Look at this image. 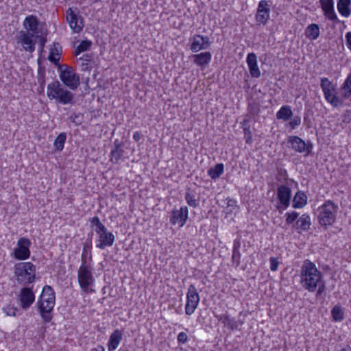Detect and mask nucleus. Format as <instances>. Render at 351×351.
Returning a JSON list of instances; mask_svg holds the SVG:
<instances>
[{
    "label": "nucleus",
    "mask_w": 351,
    "mask_h": 351,
    "mask_svg": "<svg viewBox=\"0 0 351 351\" xmlns=\"http://www.w3.org/2000/svg\"><path fill=\"white\" fill-rule=\"evenodd\" d=\"M320 87L325 99L333 108L342 106L344 105V101L351 96V73L348 74L339 88L340 95H337L335 92L336 85L327 77L321 78Z\"/></svg>",
    "instance_id": "1"
},
{
    "label": "nucleus",
    "mask_w": 351,
    "mask_h": 351,
    "mask_svg": "<svg viewBox=\"0 0 351 351\" xmlns=\"http://www.w3.org/2000/svg\"><path fill=\"white\" fill-rule=\"evenodd\" d=\"M322 280V274L315 263L308 259L304 260L300 269V283L303 288L314 292Z\"/></svg>",
    "instance_id": "2"
},
{
    "label": "nucleus",
    "mask_w": 351,
    "mask_h": 351,
    "mask_svg": "<svg viewBox=\"0 0 351 351\" xmlns=\"http://www.w3.org/2000/svg\"><path fill=\"white\" fill-rule=\"evenodd\" d=\"M55 300L56 296L53 288L49 285L44 286L36 304L40 316L45 323L52 320Z\"/></svg>",
    "instance_id": "3"
},
{
    "label": "nucleus",
    "mask_w": 351,
    "mask_h": 351,
    "mask_svg": "<svg viewBox=\"0 0 351 351\" xmlns=\"http://www.w3.org/2000/svg\"><path fill=\"white\" fill-rule=\"evenodd\" d=\"M47 95L51 100L56 99L60 104H73L74 94L65 88L58 80H55L48 84Z\"/></svg>",
    "instance_id": "4"
},
{
    "label": "nucleus",
    "mask_w": 351,
    "mask_h": 351,
    "mask_svg": "<svg viewBox=\"0 0 351 351\" xmlns=\"http://www.w3.org/2000/svg\"><path fill=\"white\" fill-rule=\"evenodd\" d=\"M90 226L95 227V232L98 235L97 243L96 247L99 249H104L106 247H110L113 245L115 237L110 232H108L106 226L101 222L97 216L89 219Z\"/></svg>",
    "instance_id": "5"
},
{
    "label": "nucleus",
    "mask_w": 351,
    "mask_h": 351,
    "mask_svg": "<svg viewBox=\"0 0 351 351\" xmlns=\"http://www.w3.org/2000/svg\"><path fill=\"white\" fill-rule=\"evenodd\" d=\"M338 209L339 207L337 204L331 200L326 201L317 209L319 223L324 227L325 229H326L328 226H332L335 222Z\"/></svg>",
    "instance_id": "6"
},
{
    "label": "nucleus",
    "mask_w": 351,
    "mask_h": 351,
    "mask_svg": "<svg viewBox=\"0 0 351 351\" xmlns=\"http://www.w3.org/2000/svg\"><path fill=\"white\" fill-rule=\"evenodd\" d=\"M14 276L18 283L27 285L36 278V266L31 262H21L14 265Z\"/></svg>",
    "instance_id": "7"
},
{
    "label": "nucleus",
    "mask_w": 351,
    "mask_h": 351,
    "mask_svg": "<svg viewBox=\"0 0 351 351\" xmlns=\"http://www.w3.org/2000/svg\"><path fill=\"white\" fill-rule=\"evenodd\" d=\"M58 71L60 73V79L65 86L71 90H75L80 84V77L75 73L72 66L67 64H58Z\"/></svg>",
    "instance_id": "8"
},
{
    "label": "nucleus",
    "mask_w": 351,
    "mask_h": 351,
    "mask_svg": "<svg viewBox=\"0 0 351 351\" xmlns=\"http://www.w3.org/2000/svg\"><path fill=\"white\" fill-rule=\"evenodd\" d=\"M92 271L90 263L84 262L82 263L77 271V280L80 288L86 293L88 292L89 287L94 284L95 279Z\"/></svg>",
    "instance_id": "9"
},
{
    "label": "nucleus",
    "mask_w": 351,
    "mask_h": 351,
    "mask_svg": "<svg viewBox=\"0 0 351 351\" xmlns=\"http://www.w3.org/2000/svg\"><path fill=\"white\" fill-rule=\"evenodd\" d=\"M277 198L278 203L276 207L281 213L282 210L287 208L290 205L291 189L285 184L279 185L277 189Z\"/></svg>",
    "instance_id": "10"
},
{
    "label": "nucleus",
    "mask_w": 351,
    "mask_h": 351,
    "mask_svg": "<svg viewBox=\"0 0 351 351\" xmlns=\"http://www.w3.org/2000/svg\"><path fill=\"white\" fill-rule=\"evenodd\" d=\"M32 245L27 238H20L17 241V246L14 250V257L19 261H24L29 258L31 252L29 247Z\"/></svg>",
    "instance_id": "11"
},
{
    "label": "nucleus",
    "mask_w": 351,
    "mask_h": 351,
    "mask_svg": "<svg viewBox=\"0 0 351 351\" xmlns=\"http://www.w3.org/2000/svg\"><path fill=\"white\" fill-rule=\"evenodd\" d=\"M66 20L73 32L80 33L83 29L84 19L80 15L79 11L75 12L72 8H69L66 10Z\"/></svg>",
    "instance_id": "12"
},
{
    "label": "nucleus",
    "mask_w": 351,
    "mask_h": 351,
    "mask_svg": "<svg viewBox=\"0 0 351 351\" xmlns=\"http://www.w3.org/2000/svg\"><path fill=\"white\" fill-rule=\"evenodd\" d=\"M199 302V295L195 287L190 285L186 294V304L185 305V313L188 315H192L196 309Z\"/></svg>",
    "instance_id": "13"
},
{
    "label": "nucleus",
    "mask_w": 351,
    "mask_h": 351,
    "mask_svg": "<svg viewBox=\"0 0 351 351\" xmlns=\"http://www.w3.org/2000/svg\"><path fill=\"white\" fill-rule=\"evenodd\" d=\"M270 5L266 0L259 1L256 14L255 16L256 21L258 23L266 24L269 19Z\"/></svg>",
    "instance_id": "14"
},
{
    "label": "nucleus",
    "mask_w": 351,
    "mask_h": 351,
    "mask_svg": "<svg viewBox=\"0 0 351 351\" xmlns=\"http://www.w3.org/2000/svg\"><path fill=\"white\" fill-rule=\"evenodd\" d=\"M20 304L23 309L27 310L34 303L35 295L32 288L23 287L19 295Z\"/></svg>",
    "instance_id": "15"
},
{
    "label": "nucleus",
    "mask_w": 351,
    "mask_h": 351,
    "mask_svg": "<svg viewBox=\"0 0 351 351\" xmlns=\"http://www.w3.org/2000/svg\"><path fill=\"white\" fill-rule=\"evenodd\" d=\"M191 42V49L197 52L202 49H207L210 45L209 38L200 35H195L190 40Z\"/></svg>",
    "instance_id": "16"
},
{
    "label": "nucleus",
    "mask_w": 351,
    "mask_h": 351,
    "mask_svg": "<svg viewBox=\"0 0 351 351\" xmlns=\"http://www.w3.org/2000/svg\"><path fill=\"white\" fill-rule=\"evenodd\" d=\"M125 151L122 147V143L119 139H115L113 143V148L110 154V160L114 164H118L123 159Z\"/></svg>",
    "instance_id": "17"
},
{
    "label": "nucleus",
    "mask_w": 351,
    "mask_h": 351,
    "mask_svg": "<svg viewBox=\"0 0 351 351\" xmlns=\"http://www.w3.org/2000/svg\"><path fill=\"white\" fill-rule=\"evenodd\" d=\"M249 71L252 77L258 78L261 76V71L257 64V56L252 52L247 54L246 58Z\"/></svg>",
    "instance_id": "18"
},
{
    "label": "nucleus",
    "mask_w": 351,
    "mask_h": 351,
    "mask_svg": "<svg viewBox=\"0 0 351 351\" xmlns=\"http://www.w3.org/2000/svg\"><path fill=\"white\" fill-rule=\"evenodd\" d=\"M287 143L289 144L290 147L295 152L298 153L305 152L306 142L298 136H289L287 138Z\"/></svg>",
    "instance_id": "19"
},
{
    "label": "nucleus",
    "mask_w": 351,
    "mask_h": 351,
    "mask_svg": "<svg viewBox=\"0 0 351 351\" xmlns=\"http://www.w3.org/2000/svg\"><path fill=\"white\" fill-rule=\"evenodd\" d=\"M123 338L122 332L117 329L110 336V339L108 342V348L109 351L115 350Z\"/></svg>",
    "instance_id": "20"
},
{
    "label": "nucleus",
    "mask_w": 351,
    "mask_h": 351,
    "mask_svg": "<svg viewBox=\"0 0 351 351\" xmlns=\"http://www.w3.org/2000/svg\"><path fill=\"white\" fill-rule=\"evenodd\" d=\"M212 55L210 52H202L193 56V60L197 65L205 67L211 60Z\"/></svg>",
    "instance_id": "21"
},
{
    "label": "nucleus",
    "mask_w": 351,
    "mask_h": 351,
    "mask_svg": "<svg viewBox=\"0 0 351 351\" xmlns=\"http://www.w3.org/2000/svg\"><path fill=\"white\" fill-rule=\"evenodd\" d=\"M241 242L235 239L233 243L232 263L235 268H237L241 264V254L240 252Z\"/></svg>",
    "instance_id": "22"
},
{
    "label": "nucleus",
    "mask_w": 351,
    "mask_h": 351,
    "mask_svg": "<svg viewBox=\"0 0 351 351\" xmlns=\"http://www.w3.org/2000/svg\"><path fill=\"white\" fill-rule=\"evenodd\" d=\"M62 47L58 43H53V46L50 50L48 60L56 66L59 64L60 56L62 53Z\"/></svg>",
    "instance_id": "23"
},
{
    "label": "nucleus",
    "mask_w": 351,
    "mask_h": 351,
    "mask_svg": "<svg viewBox=\"0 0 351 351\" xmlns=\"http://www.w3.org/2000/svg\"><path fill=\"white\" fill-rule=\"evenodd\" d=\"M351 0H337L338 12L344 17H348L351 14Z\"/></svg>",
    "instance_id": "24"
},
{
    "label": "nucleus",
    "mask_w": 351,
    "mask_h": 351,
    "mask_svg": "<svg viewBox=\"0 0 351 351\" xmlns=\"http://www.w3.org/2000/svg\"><path fill=\"white\" fill-rule=\"evenodd\" d=\"M307 204V197L301 191H298L293 197L292 206L294 208H303Z\"/></svg>",
    "instance_id": "25"
},
{
    "label": "nucleus",
    "mask_w": 351,
    "mask_h": 351,
    "mask_svg": "<svg viewBox=\"0 0 351 351\" xmlns=\"http://www.w3.org/2000/svg\"><path fill=\"white\" fill-rule=\"evenodd\" d=\"M293 117L291 107L288 105L282 106L276 112V119L284 121H289Z\"/></svg>",
    "instance_id": "26"
},
{
    "label": "nucleus",
    "mask_w": 351,
    "mask_h": 351,
    "mask_svg": "<svg viewBox=\"0 0 351 351\" xmlns=\"http://www.w3.org/2000/svg\"><path fill=\"white\" fill-rule=\"evenodd\" d=\"M34 35L30 33L23 32L21 35V42L23 45H26L24 47L27 51L32 52L35 50V42L33 41L32 38Z\"/></svg>",
    "instance_id": "27"
},
{
    "label": "nucleus",
    "mask_w": 351,
    "mask_h": 351,
    "mask_svg": "<svg viewBox=\"0 0 351 351\" xmlns=\"http://www.w3.org/2000/svg\"><path fill=\"white\" fill-rule=\"evenodd\" d=\"M38 25L39 22L36 16L34 15L27 16L23 21L24 27L27 30L32 31V32H36Z\"/></svg>",
    "instance_id": "28"
},
{
    "label": "nucleus",
    "mask_w": 351,
    "mask_h": 351,
    "mask_svg": "<svg viewBox=\"0 0 351 351\" xmlns=\"http://www.w3.org/2000/svg\"><path fill=\"white\" fill-rule=\"evenodd\" d=\"M319 27L315 23L309 25L305 29V36L312 40H316L319 37Z\"/></svg>",
    "instance_id": "29"
},
{
    "label": "nucleus",
    "mask_w": 351,
    "mask_h": 351,
    "mask_svg": "<svg viewBox=\"0 0 351 351\" xmlns=\"http://www.w3.org/2000/svg\"><path fill=\"white\" fill-rule=\"evenodd\" d=\"M224 165L222 163H217L213 167L208 170V175L212 180H216L223 173Z\"/></svg>",
    "instance_id": "30"
},
{
    "label": "nucleus",
    "mask_w": 351,
    "mask_h": 351,
    "mask_svg": "<svg viewBox=\"0 0 351 351\" xmlns=\"http://www.w3.org/2000/svg\"><path fill=\"white\" fill-rule=\"evenodd\" d=\"M296 228L306 231L310 228L311 219L308 214H303L296 221Z\"/></svg>",
    "instance_id": "31"
},
{
    "label": "nucleus",
    "mask_w": 351,
    "mask_h": 351,
    "mask_svg": "<svg viewBox=\"0 0 351 351\" xmlns=\"http://www.w3.org/2000/svg\"><path fill=\"white\" fill-rule=\"evenodd\" d=\"M92 245L90 242H85L83 245V250L82 254V263L92 261L91 255Z\"/></svg>",
    "instance_id": "32"
},
{
    "label": "nucleus",
    "mask_w": 351,
    "mask_h": 351,
    "mask_svg": "<svg viewBox=\"0 0 351 351\" xmlns=\"http://www.w3.org/2000/svg\"><path fill=\"white\" fill-rule=\"evenodd\" d=\"M188 208L186 206L181 207L179 211L177 210V223L180 227H182L188 219Z\"/></svg>",
    "instance_id": "33"
},
{
    "label": "nucleus",
    "mask_w": 351,
    "mask_h": 351,
    "mask_svg": "<svg viewBox=\"0 0 351 351\" xmlns=\"http://www.w3.org/2000/svg\"><path fill=\"white\" fill-rule=\"evenodd\" d=\"M66 139V134L65 132H61L58 135L53 142V146L56 149L60 152L64 149V143Z\"/></svg>",
    "instance_id": "34"
},
{
    "label": "nucleus",
    "mask_w": 351,
    "mask_h": 351,
    "mask_svg": "<svg viewBox=\"0 0 351 351\" xmlns=\"http://www.w3.org/2000/svg\"><path fill=\"white\" fill-rule=\"evenodd\" d=\"M332 319L335 322H341L344 319V313L341 306L335 305L331 310Z\"/></svg>",
    "instance_id": "35"
},
{
    "label": "nucleus",
    "mask_w": 351,
    "mask_h": 351,
    "mask_svg": "<svg viewBox=\"0 0 351 351\" xmlns=\"http://www.w3.org/2000/svg\"><path fill=\"white\" fill-rule=\"evenodd\" d=\"M324 12V15L326 19H328L330 21H332V22L335 23H339V20L338 19V17L335 12L334 6L330 7V8H326L324 9H322Z\"/></svg>",
    "instance_id": "36"
},
{
    "label": "nucleus",
    "mask_w": 351,
    "mask_h": 351,
    "mask_svg": "<svg viewBox=\"0 0 351 351\" xmlns=\"http://www.w3.org/2000/svg\"><path fill=\"white\" fill-rule=\"evenodd\" d=\"M92 45V42L89 40H83L75 49V55L77 56L80 53L88 51Z\"/></svg>",
    "instance_id": "37"
},
{
    "label": "nucleus",
    "mask_w": 351,
    "mask_h": 351,
    "mask_svg": "<svg viewBox=\"0 0 351 351\" xmlns=\"http://www.w3.org/2000/svg\"><path fill=\"white\" fill-rule=\"evenodd\" d=\"M288 123V125L290 128V130H295L301 124V117L299 115L292 117Z\"/></svg>",
    "instance_id": "38"
},
{
    "label": "nucleus",
    "mask_w": 351,
    "mask_h": 351,
    "mask_svg": "<svg viewBox=\"0 0 351 351\" xmlns=\"http://www.w3.org/2000/svg\"><path fill=\"white\" fill-rule=\"evenodd\" d=\"M247 109L251 114L257 115L260 112V105L256 101H252L249 103Z\"/></svg>",
    "instance_id": "39"
},
{
    "label": "nucleus",
    "mask_w": 351,
    "mask_h": 351,
    "mask_svg": "<svg viewBox=\"0 0 351 351\" xmlns=\"http://www.w3.org/2000/svg\"><path fill=\"white\" fill-rule=\"evenodd\" d=\"M185 199L187 204L193 208H195L198 206V201L195 199V195L191 194L189 192H186L185 194Z\"/></svg>",
    "instance_id": "40"
},
{
    "label": "nucleus",
    "mask_w": 351,
    "mask_h": 351,
    "mask_svg": "<svg viewBox=\"0 0 351 351\" xmlns=\"http://www.w3.org/2000/svg\"><path fill=\"white\" fill-rule=\"evenodd\" d=\"M286 216V223L287 224H291L298 217L299 214L295 211H293L291 213H287L285 214Z\"/></svg>",
    "instance_id": "41"
},
{
    "label": "nucleus",
    "mask_w": 351,
    "mask_h": 351,
    "mask_svg": "<svg viewBox=\"0 0 351 351\" xmlns=\"http://www.w3.org/2000/svg\"><path fill=\"white\" fill-rule=\"evenodd\" d=\"M214 316L215 318L217 319V320L219 322H221L225 326H227L228 322H229V320L230 319L227 313L220 314V315L214 313Z\"/></svg>",
    "instance_id": "42"
},
{
    "label": "nucleus",
    "mask_w": 351,
    "mask_h": 351,
    "mask_svg": "<svg viewBox=\"0 0 351 351\" xmlns=\"http://www.w3.org/2000/svg\"><path fill=\"white\" fill-rule=\"evenodd\" d=\"M237 201L234 199H227V213L232 212L233 209L237 208Z\"/></svg>",
    "instance_id": "43"
},
{
    "label": "nucleus",
    "mask_w": 351,
    "mask_h": 351,
    "mask_svg": "<svg viewBox=\"0 0 351 351\" xmlns=\"http://www.w3.org/2000/svg\"><path fill=\"white\" fill-rule=\"evenodd\" d=\"M270 269L273 271H276L278 269L279 261L277 258L271 257L269 258Z\"/></svg>",
    "instance_id": "44"
},
{
    "label": "nucleus",
    "mask_w": 351,
    "mask_h": 351,
    "mask_svg": "<svg viewBox=\"0 0 351 351\" xmlns=\"http://www.w3.org/2000/svg\"><path fill=\"white\" fill-rule=\"evenodd\" d=\"M4 311L8 315L16 316V313L18 311V308L16 307L8 306L4 308Z\"/></svg>",
    "instance_id": "45"
},
{
    "label": "nucleus",
    "mask_w": 351,
    "mask_h": 351,
    "mask_svg": "<svg viewBox=\"0 0 351 351\" xmlns=\"http://www.w3.org/2000/svg\"><path fill=\"white\" fill-rule=\"evenodd\" d=\"M177 340L180 343H185L188 340V335L185 332H181L177 336Z\"/></svg>",
    "instance_id": "46"
},
{
    "label": "nucleus",
    "mask_w": 351,
    "mask_h": 351,
    "mask_svg": "<svg viewBox=\"0 0 351 351\" xmlns=\"http://www.w3.org/2000/svg\"><path fill=\"white\" fill-rule=\"evenodd\" d=\"M322 9L334 6L333 0H319Z\"/></svg>",
    "instance_id": "47"
},
{
    "label": "nucleus",
    "mask_w": 351,
    "mask_h": 351,
    "mask_svg": "<svg viewBox=\"0 0 351 351\" xmlns=\"http://www.w3.org/2000/svg\"><path fill=\"white\" fill-rule=\"evenodd\" d=\"M227 326L228 328H230L232 330L238 329L237 322L233 318L230 319L229 322H228Z\"/></svg>",
    "instance_id": "48"
},
{
    "label": "nucleus",
    "mask_w": 351,
    "mask_h": 351,
    "mask_svg": "<svg viewBox=\"0 0 351 351\" xmlns=\"http://www.w3.org/2000/svg\"><path fill=\"white\" fill-rule=\"evenodd\" d=\"M287 176V172L285 169H280L278 171V176L276 177V179L278 181H281V180L279 178V177L284 178L286 179V177Z\"/></svg>",
    "instance_id": "49"
},
{
    "label": "nucleus",
    "mask_w": 351,
    "mask_h": 351,
    "mask_svg": "<svg viewBox=\"0 0 351 351\" xmlns=\"http://www.w3.org/2000/svg\"><path fill=\"white\" fill-rule=\"evenodd\" d=\"M317 287H318V289H317V293H316L317 296L321 295L323 292H324V291L326 289V286H325L324 282L322 281L320 283H319V285L317 286Z\"/></svg>",
    "instance_id": "50"
},
{
    "label": "nucleus",
    "mask_w": 351,
    "mask_h": 351,
    "mask_svg": "<svg viewBox=\"0 0 351 351\" xmlns=\"http://www.w3.org/2000/svg\"><path fill=\"white\" fill-rule=\"evenodd\" d=\"M346 41L348 48L351 51V32L346 34Z\"/></svg>",
    "instance_id": "51"
},
{
    "label": "nucleus",
    "mask_w": 351,
    "mask_h": 351,
    "mask_svg": "<svg viewBox=\"0 0 351 351\" xmlns=\"http://www.w3.org/2000/svg\"><path fill=\"white\" fill-rule=\"evenodd\" d=\"M313 144L310 141H308L307 143H306V149H305V152L306 153V156H308V154H311V152H312V149H313Z\"/></svg>",
    "instance_id": "52"
},
{
    "label": "nucleus",
    "mask_w": 351,
    "mask_h": 351,
    "mask_svg": "<svg viewBox=\"0 0 351 351\" xmlns=\"http://www.w3.org/2000/svg\"><path fill=\"white\" fill-rule=\"evenodd\" d=\"M38 74H40V77L38 78V82L40 84V86H43L45 83V72H40V71H38Z\"/></svg>",
    "instance_id": "53"
},
{
    "label": "nucleus",
    "mask_w": 351,
    "mask_h": 351,
    "mask_svg": "<svg viewBox=\"0 0 351 351\" xmlns=\"http://www.w3.org/2000/svg\"><path fill=\"white\" fill-rule=\"evenodd\" d=\"M37 38H40V51H43V49H44V47H45V45L47 42V38L46 37H40L39 36H36Z\"/></svg>",
    "instance_id": "54"
},
{
    "label": "nucleus",
    "mask_w": 351,
    "mask_h": 351,
    "mask_svg": "<svg viewBox=\"0 0 351 351\" xmlns=\"http://www.w3.org/2000/svg\"><path fill=\"white\" fill-rule=\"evenodd\" d=\"M142 137V134L140 132H135L133 134V139L136 142H138Z\"/></svg>",
    "instance_id": "55"
},
{
    "label": "nucleus",
    "mask_w": 351,
    "mask_h": 351,
    "mask_svg": "<svg viewBox=\"0 0 351 351\" xmlns=\"http://www.w3.org/2000/svg\"><path fill=\"white\" fill-rule=\"evenodd\" d=\"M170 222L173 225L176 224V208L171 210Z\"/></svg>",
    "instance_id": "56"
},
{
    "label": "nucleus",
    "mask_w": 351,
    "mask_h": 351,
    "mask_svg": "<svg viewBox=\"0 0 351 351\" xmlns=\"http://www.w3.org/2000/svg\"><path fill=\"white\" fill-rule=\"evenodd\" d=\"M82 71H90V68L87 63H83L82 64Z\"/></svg>",
    "instance_id": "57"
},
{
    "label": "nucleus",
    "mask_w": 351,
    "mask_h": 351,
    "mask_svg": "<svg viewBox=\"0 0 351 351\" xmlns=\"http://www.w3.org/2000/svg\"><path fill=\"white\" fill-rule=\"evenodd\" d=\"M80 59L86 60V61H90L91 59V55L90 54H85Z\"/></svg>",
    "instance_id": "58"
},
{
    "label": "nucleus",
    "mask_w": 351,
    "mask_h": 351,
    "mask_svg": "<svg viewBox=\"0 0 351 351\" xmlns=\"http://www.w3.org/2000/svg\"><path fill=\"white\" fill-rule=\"evenodd\" d=\"M249 134H250V132H249ZM252 136L250 134H249V136L246 138L245 142H246V143L250 144L252 143Z\"/></svg>",
    "instance_id": "59"
},
{
    "label": "nucleus",
    "mask_w": 351,
    "mask_h": 351,
    "mask_svg": "<svg viewBox=\"0 0 351 351\" xmlns=\"http://www.w3.org/2000/svg\"><path fill=\"white\" fill-rule=\"evenodd\" d=\"M340 351H351V348L349 346H346V347L341 348Z\"/></svg>",
    "instance_id": "60"
},
{
    "label": "nucleus",
    "mask_w": 351,
    "mask_h": 351,
    "mask_svg": "<svg viewBox=\"0 0 351 351\" xmlns=\"http://www.w3.org/2000/svg\"><path fill=\"white\" fill-rule=\"evenodd\" d=\"M72 119V121L73 122H75V119L77 118V115H75L74 117H73V116L71 117Z\"/></svg>",
    "instance_id": "61"
},
{
    "label": "nucleus",
    "mask_w": 351,
    "mask_h": 351,
    "mask_svg": "<svg viewBox=\"0 0 351 351\" xmlns=\"http://www.w3.org/2000/svg\"><path fill=\"white\" fill-rule=\"evenodd\" d=\"M349 99H350V101H351V95H350V97Z\"/></svg>",
    "instance_id": "62"
}]
</instances>
